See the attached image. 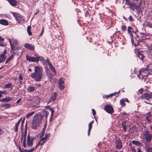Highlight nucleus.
I'll return each instance as SVG.
<instances>
[{
  "label": "nucleus",
  "instance_id": "nucleus-38",
  "mask_svg": "<svg viewBox=\"0 0 152 152\" xmlns=\"http://www.w3.org/2000/svg\"><path fill=\"white\" fill-rule=\"evenodd\" d=\"M26 138L25 137H24V140H23V147L25 148H26Z\"/></svg>",
  "mask_w": 152,
  "mask_h": 152
},
{
  "label": "nucleus",
  "instance_id": "nucleus-22",
  "mask_svg": "<svg viewBox=\"0 0 152 152\" xmlns=\"http://www.w3.org/2000/svg\"><path fill=\"white\" fill-rule=\"evenodd\" d=\"M22 118H20L16 124L15 125V132H16L18 130V127L20 124V122Z\"/></svg>",
  "mask_w": 152,
  "mask_h": 152
},
{
  "label": "nucleus",
  "instance_id": "nucleus-10",
  "mask_svg": "<svg viewBox=\"0 0 152 152\" xmlns=\"http://www.w3.org/2000/svg\"><path fill=\"white\" fill-rule=\"evenodd\" d=\"M24 47L32 51L34 50L35 48V47L34 45L28 43H26L25 44Z\"/></svg>",
  "mask_w": 152,
  "mask_h": 152
},
{
  "label": "nucleus",
  "instance_id": "nucleus-36",
  "mask_svg": "<svg viewBox=\"0 0 152 152\" xmlns=\"http://www.w3.org/2000/svg\"><path fill=\"white\" fill-rule=\"evenodd\" d=\"M26 134H23L21 135V140H23L24 139V137H25V138H26Z\"/></svg>",
  "mask_w": 152,
  "mask_h": 152
},
{
  "label": "nucleus",
  "instance_id": "nucleus-30",
  "mask_svg": "<svg viewBox=\"0 0 152 152\" xmlns=\"http://www.w3.org/2000/svg\"><path fill=\"white\" fill-rule=\"evenodd\" d=\"M34 113V112L33 111L30 113H28L26 115V118H28L29 117L32 116Z\"/></svg>",
  "mask_w": 152,
  "mask_h": 152
},
{
  "label": "nucleus",
  "instance_id": "nucleus-24",
  "mask_svg": "<svg viewBox=\"0 0 152 152\" xmlns=\"http://www.w3.org/2000/svg\"><path fill=\"white\" fill-rule=\"evenodd\" d=\"M50 134H46L45 136L42 138L41 139V140H43V141H45L46 140H47L48 138L50 137Z\"/></svg>",
  "mask_w": 152,
  "mask_h": 152
},
{
  "label": "nucleus",
  "instance_id": "nucleus-14",
  "mask_svg": "<svg viewBox=\"0 0 152 152\" xmlns=\"http://www.w3.org/2000/svg\"><path fill=\"white\" fill-rule=\"evenodd\" d=\"M32 104L31 107L33 108H35L36 107H39V104L38 103V102L34 100L32 101L31 102Z\"/></svg>",
  "mask_w": 152,
  "mask_h": 152
},
{
  "label": "nucleus",
  "instance_id": "nucleus-43",
  "mask_svg": "<svg viewBox=\"0 0 152 152\" xmlns=\"http://www.w3.org/2000/svg\"><path fill=\"white\" fill-rule=\"evenodd\" d=\"M49 110L51 112L52 115L54 112L53 109L50 108H49Z\"/></svg>",
  "mask_w": 152,
  "mask_h": 152
},
{
  "label": "nucleus",
  "instance_id": "nucleus-15",
  "mask_svg": "<svg viewBox=\"0 0 152 152\" xmlns=\"http://www.w3.org/2000/svg\"><path fill=\"white\" fill-rule=\"evenodd\" d=\"M0 24L4 26H7L9 25L8 21L6 20L3 19L0 20Z\"/></svg>",
  "mask_w": 152,
  "mask_h": 152
},
{
  "label": "nucleus",
  "instance_id": "nucleus-11",
  "mask_svg": "<svg viewBox=\"0 0 152 152\" xmlns=\"http://www.w3.org/2000/svg\"><path fill=\"white\" fill-rule=\"evenodd\" d=\"M58 84L60 89L63 90L64 88V82L63 78H61L59 79L58 80Z\"/></svg>",
  "mask_w": 152,
  "mask_h": 152
},
{
  "label": "nucleus",
  "instance_id": "nucleus-28",
  "mask_svg": "<svg viewBox=\"0 0 152 152\" xmlns=\"http://www.w3.org/2000/svg\"><path fill=\"white\" fill-rule=\"evenodd\" d=\"M31 26H28L27 28V31L29 35H31L32 34L31 32Z\"/></svg>",
  "mask_w": 152,
  "mask_h": 152
},
{
  "label": "nucleus",
  "instance_id": "nucleus-34",
  "mask_svg": "<svg viewBox=\"0 0 152 152\" xmlns=\"http://www.w3.org/2000/svg\"><path fill=\"white\" fill-rule=\"evenodd\" d=\"M121 29L123 31H124L126 30V27L125 25H122L121 27Z\"/></svg>",
  "mask_w": 152,
  "mask_h": 152
},
{
  "label": "nucleus",
  "instance_id": "nucleus-13",
  "mask_svg": "<svg viewBox=\"0 0 152 152\" xmlns=\"http://www.w3.org/2000/svg\"><path fill=\"white\" fill-rule=\"evenodd\" d=\"M39 115H40L42 118L45 117V119H46L48 115V113L46 111H43L41 112Z\"/></svg>",
  "mask_w": 152,
  "mask_h": 152
},
{
  "label": "nucleus",
  "instance_id": "nucleus-27",
  "mask_svg": "<svg viewBox=\"0 0 152 152\" xmlns=\"http://www.w3.org/2000/svg\"><path fill=\"white\" fill-rule=\"evenodd\" d=\"M131 142L133 144L136 145H140L141 144L140 142L136 140L132 141H131Z\"/></svg>",
  "mask_w": 152,
  "mask_h": 152
},
{
  "label": "nucleus",
  "instance_id": "nucleus-48",
  "mask_svg": "<svg viewBox=\"0 0 152 152\" xmlns=\"http://www.w3.org/2000/svg\"><path fill=\"white\" fill-rule=\"evenodd\" d=\"M4 133L3 131V130L0 128V135Z\"/></svg>",
  "mask_w": 152,
  "mask_h": 152
},
{
  "label": "nucleus",
  "instance_id": "nucleus-61",
  "mask_svg": "<svg viewBox=\"0 0 152 152\" xmlns=\"http://www.w3.org/2000/svg\"><path fill=\"white\" fill-rule=\"evenodd\" d=\"M124 100H125V102L126 101L127 102H129V101L127 99H124Z\"/></svg>",
  "mask_w": 152,
  "mask_h": 152
},
{
  "label": "nucleus",
  "instance_id": "nucleus-53",
  "mask_svg": "<svg viewBox=\"0 0 152 152\" xmlns=\"http://www.w3.org/2000/svg\"><path fill=\"white\" fill-rule=\"evenodd\" d=\"M128 33L129 35L132 33L131 31L129 29H128Z\"/></svg>",
  "mask_w": 152,
  "mask_h": 152
},
{
  "label": "nucleus",
  "instance_id": "nucleus-1",
  "mask_svg": "<svg viewBox=\"0 0 152 152\" xmlns=\"http://www.w3.org/2000/svg\"><path fill=\"white\" fill-rule=\"evenodd\" d=\"M34 72L31 74V78L34 79L36 82L40 81L43 78L44 74L42 68L39 66H36L34 67Z\"/></svg>",
  "mask_w": 152,
  "mask_h": 152
},
{
  "label": "nucleus",
  "instance_id": "nucleus-52",
  "mask_svg": "<svg viewBox=\"0 0 152 152\" xmlns=\"http://www.w3.org/2000/svg\"><path fill=\"white\" fill-rule=\"evenodd\" d=\"M4 15L7 18H10V15L8 14H5Z\"/></svg>",
  "mask_w": 152,
  "mask_h": 152
},
{
  "label": "nucleus",
  "instance_id": "nucleus-6",
  "mask_svg": "<svg viewBox=\"0 0 152 152\" xmlns=\"http://www.w3.org/2000/svg\"><path fill=\"white\" fill-rule=\"evenodd\" d=\"M13 16L15 17L16 20L18 22H20L22 20V16L19 13L16 12H11Z\"/></svg>",
  "mask_w": 152,
  "mask_h": 152
},
{
  "label": "nucleus",
  "instance_id": "nucleus-23",
  "mask_svg": "<svg viewBox=\"0 0 152 152\" xmlns=\"http://www.w3.org/2000/svg\"><path fill=\"white\" fill-rule=\"evenodd\" d=\"M7 1L12 6H15L17 5V3L15 0H7Z\"/></svg>",
  "mask_w": 152,
  "mask_h": 152
},
{
  "label": "nucleus",
  "instance_id": "nucleus-44",
  "mask_svg": "<svg viewBox=\"0 0 152 152\" xmlns=\"http://www.w3.org/2000/svg\"><path fill=\"white\" fill-rule=\"evenodd\" d=\"M18 78L20 80H21L23 79V77L21 75H19Z\"/></svg>",
  "mask_w": 152,
  "mask_h": 152
},
{
  "label": "nucleus",
  "instance_id": "nucleus-9",
  "mask_svg": "<svg viewBox=\"0 0 152 152\" xmlns=\"http://www.w3.org/2000/svg\"><path fill=\"white\" fill-rule=\"evenodd\" d=\"M105 110L108 113L111 114L113 112V107L110 105H107L104 107Z\"/></svg>",
  "mask_w": 152,
  "mask_h": 152
},
{
  "label": "nucleus",
  "instance_id": "nucleus-17",
  "mask_svg": "<svg viewBox=\"0 0 152 152\" xmlns=\"http://www.w3.org/2000/svg\"><path fill=\"white\" fill-rule=\"evenodd\" d=\"M35 87L33 86H29L27 88V91L28 92H31L34 91Z\"/></svg>",
  "mask_w": 152,
  "mask_h": 152
},
{
  "label": "nucleus",
  "instance_id": "nucleus-49",
  "mask_svg": "<svg viewBox=\"0 0 152 152\" xmlns=\"http://www.w3.org/2000/svg\"><path fill=\"white\" fill-rule=\"evenodd\" d=\"M21 98H20L17 101V104H19L20 103V101H21Z\"/></svg>",
  "mask_w": 152,
  "mask_h": 152
},
{
  "label": "nucleus",
  "instance_id": "nucleus-5",
  "mask_svg": "<svg viewBox=\"0 0 152 152\" xmlns=\"http://www.w3.org/2000/svg\"><path fill=\"white\" fill-rule=\"evenodd\" d=\"M115 147L118 149H121L123 145L121 141L119 139L115 140Z\"/></svg>",
  "mask_w": 152,
  "mask_h": 152
},
{
  "label": "nucleus",
  "instance_id": "nucleus-64",
  "mask_svg": "<svg viewBox=\"0 0 152 152\" xmlns=\"http://www.w3.org/2000/svg\"><path fill=\"white\" fill-rule=\"evenodd\" d=\"M140 33L141 34H142V35L143 36L144 35H145V33H141V32H140Z\"/></svg>",
  "mask_w": 152,
  "mask_h": 152
},
{
  "label": "nucleus",
  "instance_id": "nucleus-50",
  "mask_svg": "<svg viewBox=\"0 0 152 152\" xmlns=\"http://www.w3.org/2000/svg\"><path fill=\"white\" fill-rule=\"evenodd\" d=\"M142 4V2L141 1H140V3L138 5V7H141V5Z\"/></svg>",
  "mask_w": 152,
  "mask_h": 152
},
{
  "label": "nucleus",
  "instance_id": "nucleus-58",
  "mask_svg": "<svg viewBox=\"0 0 152 152\" xmlns=\"http://www.w3.org/2000/svg\"><path fill=\"white\" fill-rule=\"evenodd\" d=\"M24 151L26 152H31L30 149L25 150Z\"/></svg>",
  "mask_w": 152,
  "mask_h": 152
},
{
  "label": "nucleus",
  "instance_id": "nucleus-56",
  "mask_svg": "<svg viewBox=\"0 0 152 152\" xmlns=\"http://www.w3.org/2000/svg\"><path fill=\"white\" fill-rule=\"evenodd\" d=\"M27 124H26V126H25V131H26L27 130Z\"/></svg>",
  "mask_w": 152,
  "mask_h": 152
},
{
  "label": "nucleus",
  "instance_id": "nucleus-63",
  "mask_svg": "<svg viewBox=\"0 0 152 152\" xmlns=\"http://www.w3.org/2000/svg\"><path fill=\"white\" fill-rule=\"evenodd\" d=\"M132 29V28L130 26H129L128 27V29Z\"/></svg>",
  "mask_w": 152,
  "mask_h": 152
},
{
  "label": "nucleus",
  "instance_id": "nucleus-59",
  "mask_svg": "<svg viewBox=\"0 0 152 152\" xmlns=\"http://www.w3.org/2000/svg\"><path fill=\"white\" fill-rule=\"evenodd\" d=\"M44 131H43L42 132V134H41V137H42V136H44Z\"/></svg>",
  "mask_w": 152,
  "mask_h": 152
},
{
  "label": "nucleus",
  "instance_id": "nucleus-46",
  "mask_svg": "<svg viewBox=\"0 0 152 152\" xmlns=\"http://www.w3.org/2000/svg\"><path fill=\"white\" fill-rule=\"evenodd\" d=\"M4 40V39L2 38L0 36V42L2 43L3 42Z\"/></svg>",
  "mask_w": 152,
  "mask_h": 152
},
{
  "label": "nucleus",
  "instance_id": "nucleus-4",
  "mask_svg": "<svg viewBox=\"0 0 152 152\" xmlns=\"http://www.w3.org/2000/svg\"><path fill=\"white\" fill-rule=\"evenodd\" d=\"M140 98L142 99L149 100L152 98V92L150 93H145L142 95Z\"/></svg>",
  "mask_w": 152,
  "mask_h": 152
},
{
  "label": "nucleus",
  "instance_id": "nucleus-37",
  "mask_svg": "<svg viewBox=\"0 0 152 152\" xmlns=\"http://www.w3.org/2000/svg\"><path fill=\"white\" fill-rule=\"evenodd\" d=\"M147 152H152V148L150 147H148L146 148Z\"/></svg>",
  "mask_w": 152,
  "mask_h": 152
},
{
  "label": "nucleus",
  "instance_id": "nucleus-40",
  "mask_svg": "<svg viewBox=\"0 0 152 152\" xmlns=\"http://www.w3.org/2000/svg\"><path fill=\"white\" fill-rule=\"evenodd\" d=\"M0 93L1 94H7V92L6 91H0Z\"/></svg>",
  "mask_w": 152,
  "mask_h": 152
},
{
  "label": "nucleus",
  "instance_id": "nucleus-18",
  "mask_svg": "<svg viewBox=\"0 0 152 152\" xmlns=\"http://www.w3.org/2000/svg\"><path fill=\"white\" fill-rule=\"evenodd\" d=\"M57 94L56 93H53L51 96L50 101H54L56 97Z\"/></svg>",
  "mask_w": 152,
  "mask_h": 152
},
{
  "label": "nucleus",
  "instance_id": "nucleus-2",
  "mask_svg": "<svg viewBox=\"0 0 152 152\" xmlns=\"http://www.w3.org/2000/svg\"><path fill=\"white\" fill-rule=\"evenodd\" d=\"M42 119L43 118L39 114L35 115L34 117L32 122V128L36 129L37 127L39 125L40 123H41Z\"/></svg>",
  "mask_w": 152,
  "mask_h": 152
},
{
  "label": "nucleus",
  "instance_id": "nucleus-8",
  "mask_svg": "<svg viewBox=\"0 0 152 152\" xmlns=\"http://www.w3.org/2000/svg\"><path fill=\"white\" fill-rule=\"evenodd\" d=\"M140 75H141L143 78L147 77L148 75V72L146 69H142L140 71Z\"/></svg>",
  "mask_w": 152,
  "mask_h": 152
},
{
  "label": "nucleus",
  "instance_id": "nucleus-12",
  "mask_svg": "<svg viewBox=\"0 0 152 152\" xmlns=\"http://www.w3.org/2000/svg\"><path fill=\"white\" fill-rule=\"evenodd\" d=\"M33 143V140L30 138L29 136H28L27 138V147H31L32 146Z\"/></svg>",
  "mask_w": 152,
  "mask_h": 152
},
{
  "label": "nucleus",
  "instance_id": "nucleus-3",
  "mask_svg": "<svg viewBox=\"0 0 152 152\" xmlns=\"http://www.w3.org/2000/svg\"><path fill=\"white\" fill-rule=\"evenodd\" d=\"M26 58L29 61L38 63L40 59L39 57H32L28 55L26 56Z\"/></svg>",
  "mask_w": 152,
  "mask_h": 152
},
{
  "label": "nucleus",
  "instance_id": "nucleus-60",
  "mask_svg": "<svg viewBox=\"0 0 152 152\" xmlns=\"http://www.w3.org/2000/svg\"><path fill=\"white\" fill-rule=\"evenodd\" d=\"M130 36L131 39H132L133 38V34L132 33L131 34H130Z\"/></svg>",
  "mask_w": 152,
  "mask_h": 152
},
{
  "label": "nucleus",
  "instance_id": "nucleus-19",
  "mask_svg": "<svg viewBox=\"0 0 152 152\" xmlns=\"http://www.w3.org/2000/svg\"><path fill=\"white\" fill-rule=\"evenodd\" d=\"M94 121H92L89 124H88V127H89V128H88V136H89V135H90V134H89V133H90V132L92 128V124H93V123H94Z\"/></svg>",
  "mask_w": 152,
  "mask_h": 152
},
{
  "label": "nucleus",
  "instance_id": "nucleus-45",
  "mask_svg": "<svg viewBox=\"0 0 152 152\" xmlns=\"http://www.w3.org/2000/svg\"><path fill=\"white\" fill-rule=\"evenodd\" d=\"M128 19L130 22H132L133 20L132 19V17L131 15L128 18Z\"/></svg>",
  "mask_w": 152,
  "mask_h": 152
},
{
  "label": "nucleus",
  "instance_id": "nucleus-29",
  "mask_svg": "<svg viewBox=\"0 0 152 152\" xmlns=\"http://www.w3.org/2000/svg\"><path fill=\"white\" fill-rule=\"evenodd\" d=\"M12 86V84L10 83H9L6 84L4 87V88H8L11 87Z\"/></svg>",
  "mask_w": 152,
  "mask_h": 152
},
{
  "label": "nucleus",
  "instance_id": "nucleus-42",
  "mask_svg": "<svg viewBox=\"0 0 152 152\" xmlns=\"http://www.w3.org/2000/svg\"><path fill=\"white\" fill-rule=\"evenodd\" d=\"M116 94H118V93H114L113 94H110V96H106V97L107 98H108V97L110 96H113V95H115Z\"/></svg>",
  "mask_w": 152,
  "mask_h": 152
},
{
  "label": "nucleus",
  "instance_id": "nucleus-41",
  "mask_svg": "<svg viewBox=\"0 0 152 152\" xmlns=\"http://www.w3.org/2000/svg\"><path fill=\"white\" fill-rule=\"evenodd\" d=\"M147 26L148 27L152 28V23H148L147 24Z\"/></svg>",
  "mask_w": 152,
  "mask_h": 152
},
{
  "label": "nucleus",
  "instance_id": "nucleus-20",
  "mask_svg": "<svg viewBox=\"0 0 152 152\" xmlns=\"http://www.w3.org/2000/svg\"><path fill=\"white\" fill-rule=\"evenodd\" d=\"M126 121H124L122 122L121 124V125L122 126V127L123 128V129L124 131H126Z\"/></svg>",
  "mask_w": 152,
  "mask_h": 152
},
{
  "label": "nucleus",
  "instance_id": "nucleus-39",
  "mask_svg": "<svg viewBox=\"0 0 152 152\" xmlns=\"http://www.w3.org/2000/svg\"><path fill=\"white\" fill-rule=\"evenodd\" d=\"M143 92V89L141 88L139 89L138 91L137 92V94L138 95L142 94Z\"/></svg>",
  "mask_w": 152,
  "mask_h": 152
},
{
  "label": "nucleus",
  "instance_id": "nucleus-47",
  "mask_svg": "<svg viewBox=\"0 0 152 152\" xmlns=\"http://www.w3.org/2000/svg\"><path fill=\"white\" fill-rule=\"evenodd\" d=\"M92 113L93 115H94V116H95V115L96 114L95 111L93 109H92Z\"/></svg>",
  "mask_w": 152,
  "mask_h": 152
},
{
  "label": "nucleus",
  "instance_id": "nucleus-35",
  "mask_svg": "<svg viewBox=\"0 0 152 152\" xmlns=\"http://www.w3.org/2000/svg\"><path fill=\"white\" fill-rule=\"evenodd\" d=\"M45 142V141L41 140H40L38 143V145H40L41 146L43 145V144Z\"/></svg>",
  "mask_w": 152,
  "mask_h": 152
},
{
  "label": "nucleus",
  "instance_id": "nucleus-55",
  "mask_svg": "<svg viewBox=\"0 0 152 152\" xmlns=\"http://www.w3.org/2000/svg\"><path fill=\"white\" fill-rule=\"evenodd\" d=\"M137 152H142V150L139 148H137Z\"/></svg>",
  "mask_w": 152,
  "mask_h": 152
},
{
  "label": "nucleus",
  "instance_id": "nucleus-32",
  "mask_svg": "<svg viewBox=\"0 0 152 152\" xmlns=\"http://www.w3.org/2000/svg\"><path fill=\"white\" fill-rule=\"evenodd\" d=\"M120 104L122 106H123L125 105V100L124 99H121L120 101Z\"/></svg>",
  "mask_w": 152,
  "mask_h": 152
},
{
  "label": "nucleus",
  "instance_id": "nucleus-33",
  "mask_svg": "<svg viewBox=\"0 0 152 152\" xmlns=\"http://www.w3.org/2000/svg\"><path fill=\"white\" fill-rule=\"evenodd\" d=\"M50 68L52 70V71L53 72L55 73H56V70L54 68V67L52 66L51 64H50Z\"/></svg>",
  "mask_w": 152,
  "mask_h": 152
},
{
  "label": "nucleus",
  "instance_id": "nucleus-16",
  "mask_svg": "<svg viewBox=\"0 0 152 152\" xmlns=\"http://www.w3.org/2000/svg\"><path fill=\"white\" fill-rule=\"evenodd\" d=\"M11 104L8 103L5 104L0 106L1 107L4 109H7L10 107Z\"/></svg>",
  "mask_w": 152,
  "mask_h": 152
},
{
  "label": "nucleus",
  "instance_id": "nucleus-54",
  "mask_svg": "<svg viewBox=\"0 0 152 152\" xmlns=\"http://www.w3.org/2000/svg\"><path fill=\"white\" fill-rule=\"evenodd\" d=\"M11 60L10 58H9L6 61V63H7L9 61Z\"/></svg>",
  "mask_w": 152,
  "mask_h": 152
},
{
  "label": "nucleus",
  "instance_id": "nucleus-31",
  "mask_svg": "<svg viewBox=\"0 0 152 152\" xmlns=\"http://www.w3.org/2000/svg\"><path fill=\"white\" fill-rule=\"evenodd\" d=\"M9 41L10 43V46H11V49L12 50H15V49L14 47V45L13 44H12V43L11 41L10 40V39H9Z\"/></svg>",
  "mask_w": 152,
  "mask_h": 152
},
{
  "label": "nucleus",
  "instance_id": "nucleus-57",
  "mask_svg": "<svg viewBox=\"0 0 152 152\" xmlns=\"http://www.w3.org/2000/svg\"><path fill=\"white\" fill-rule=\"evenodd\" d=\"M34 148H32L31 149H30V151H31V152H32L34 151Z\"/></svg>",
  "mask_w": 152,
  "mask_h": 152
},
{
  "label": "nucleus",
  "instance_id": "nucleus-26",
  "mask_svg": "<svg viewBox=\"0 0 152 152\" xmlns=\"http://www.w3.org/2000/svg\"><path fill=\"white\" fill-rule=\"evenodd\" d=\"M5 58L4 55L1 54L0 56V62L1 63L4 61Z\"/></svg>",
  "mask_w": 152,
  "mask_h": 152
},
{
  "label": "nucleus",
  "instance_id": "nucleus-7",
  "mask_svg": "<svg viewBox=\"0 0 152 152\" xmlns=\"http://www.w3.org/2000/svg\"><path fill=\"white\" fill-rule=\"evenodd\" d=\"M145 138L147 142L151 141L152 139V135L148 131H146L144 134Z\"/></svg>",
  "mask_w": 152,
  "mask_h": 152
},
{
  "label": "nucleus",
  "instance_id": "nucleus-25",
  "mask_svg": "<svg viewBox=\"0 0 152 152\" xmlns=\"http://www.w3.org/2000/svg\"><path fill=\"white\" fill-rule=\"evenodd\" d=\"M138 56L139 58L142 60L144 58V54L140 52L138 53Z\"/></svg>",
  "mask_w": 152,
  "mask_h": 152
},
{
  "label": "nucleus",
  "instance_id": "nucleus-21",
  "mask_svg": "<svg viewBox=\"0 0 152 152\" xmlns=\"http://www.w3.org/2000/svg\"><path fill=\"white\" fill-rule=\"evenodd\" d=\"M12 99L10 97L5 98L3 99H1L0 101L1 102H9L12 100Z\"/></svg>",
  "mask_w": 152,
  "mask_h": 152
},
{
  "label": "nucleus",
  "instance_id": "nucleus-51",
  "mask_svg": "<svg viewBox=\"0 0 152 152\" xmlns=\"http://www.w3.org/2000/svg\"><path fill=\"white\" fill-rule=\"evenodd\" d=\"M24 121H23L22 122H21V126H22V129H23V123H24Z\"/></svg>",
  "mask_w": 152,
  "mask_h": 152
},
{
  "label": "nucleus",
  "instance_id": "nucleus-62",
  "mask_svg": "<svg viewBox=\"0 0 152 152\" xmlns=\"http://www.w3.org/2000/svg\"><path fill=\"white\" fill-rule=\"evenodd\" d=\"M37 86L40 87L41 86V84L39 83H37L36 84Z\"/></svg>",
  "mask_w": 152,
  "mask_h": 152
}]
</instances>
